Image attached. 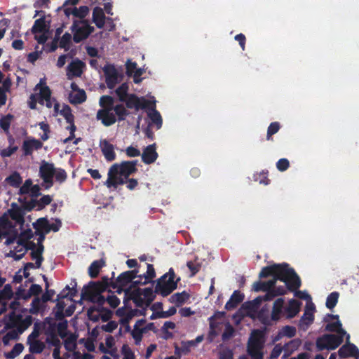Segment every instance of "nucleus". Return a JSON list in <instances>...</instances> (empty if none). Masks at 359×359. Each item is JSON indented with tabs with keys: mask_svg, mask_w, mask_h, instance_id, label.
I'll return each instance as SVG.
<instances>
[{
	"mask_svg": "<svg viewBox=\"0 0 359 359\" xmlns=\"http://www.w3.org/2000/svg\"><path fill=\"white\" fill-rule=\"evenodd\" d=\"M273 276L271 280H278L285 283L290 291H296L301 287V280L293 268H290L287 263L274 264L264 266L262 269L259 277L260 278Z\"/></svg>",
	"mask_w": 359,
	"mask_h": 359,
	"instance_id": "f257e3e1",
	"label": "nucleus"
},
{
	"mask_svg": "<svg viewBox=\"0 0 359 359\" xmlns=\"http://www.w3.org/2000/svg\"><path fill=\"white\" fill-rule=\"evenodd\" d=\"M137 160L122 161L121 163H114L108 171V178L105 185L108 188L116 189L118 185H123L130 175L137 171Z\"/></svg>",
	"mask_w": 359,
	"mask_h": 359,
	"instance_id": "f03ea898",
	"label": "nucleus"
},
{
	"mask_svg": "<svg viewBox=\"0 0 359 359\" xmlns=\"http://www.w3.org/2000/svg\"><path fill=\"white\" fill-rule=\"evenodd\" d=\"M108 283L109 278L107 276L102 277L100 281H90L83 287L81 294V299L97 303L98 306L102 307L107 302V298L101 294L110 287Z\"/></svg>",
	"mask_w": 359,
	"mask_h": 359,
	"instance_id": "7ed1b4c3",
	"label": "nucleus"
},
{
	"mask_svg": "<svg viewBox=\"0 0 359 359\" xmlns=\"http://www.w3.org/2000/svg\"><path fill=\"white\" fill-rule=\"evenodd\" d=\"M175 278V273L172 268H170L168 272L161 276L157 280L155 286V293L165 297L170 294L177 287L180 278Z\"/></svg>",
	"mask_w": 359,
	"mask_h": 359,
	"instance_id": "20e7f679",
	"label": "nucleus"
},
{
	"mask_svg": "<svg viewBox=\"0 0 359 359\" xmlns=\"http://www.w3.org/2000/svg\"><path fill=\"white\" fill-rule=\"evenodd\" d=\"M70 29L73 33V41L76 43L87 39L95 31L87 20H74Z\"/></svg>",
	"mask_w": 359,
	"mask_h": 359,
	"instance_id": "39448f33",
	"label": "nucleus"
},
{
	"mask_svg": "<svg viewBox=\"0 0 359 359\" xmlns=\"http://www.w3.org/2000/svg\"><path fill=\"white\" fill-rule=\"evenodd\" d=\"M344 337L342 335L325 334L317 339L316 347L319 351L336 349L342 344Z\"/></svg>",
	"mask_w": 359,
	"mask_h": 359,
	"instance_id": "423d86ee",
	"label": "nucleus"
},
{
	"mask_svg": "<svg viewBox=\"0 0 359 359\" xmlns=\"http://www.w3.org/2000/svg\"><path fill=\"white\" fill-rule=\"evenodd\" d=\"M55 168L53 163L42 161L39 167V177L43 180L41 185L49 189L53 185V177Z\"/></svg>",
	"mask_w": 359,
	"mask_h": 359,
	"instance_id": "0eeeda50",
	"label": "nucleus"
},
{
	"mask_svg": "<svg viewBox=\"0 0 359 359\" xmlns=\"http://www.w3.org/2000/svg\"><path fill=\"white\" fill-rule=\"evenodd\" d=\"M105 83L109 89H114L122 79L123 76L120 74L115 66L112 64H107L102 68Z\"/></svg>",
	"mask_w": 359,
	"mask_h": 359,
	"instance_id": "6e6552de",
	"label": "nucleus"
},
{
	"mask_svg": "<svg viewBox=\"0 0 359 359\" xmlns=\"http://www.w3.org/2000/svg\"><path fill=\"white\" fill-rule=\"evenodd\" d=\"M39 90V103L43 105L45 102L46 107L51 108L54 98L51 97V90L43 79H41L39 83L36 85L34 90Z\"/></svg>",
	"mask_w": 359,
	"mask_h": 359,
	"instance_id": "1a4fd4ad",
	"label": "nucleus"
},
{
	"mask_svg": "<svg viewBox=\"0 0 359 359\" xmlns=\"http://www.w3.org/2000/svg\"><path fill=\"white\" fill-rule=\"evenodd\" d=\"M123 102L126 103L127 108L135 109L136 111H138L140 109H144L154 107L151 102L144 97H139L135 94H130Z\"/></svg>",
	"mask_w": 359,
	"mask_h": 359,
	"instance_id": "9d476101",
	"label": "nucleus"
},
{
	"mask_svg": "<svg viewBox=\"0 0 359 359\" xmlns=\"http://www.w3.org/2000/svg\"><path fill=\"white\" fill-rule=\"evenodd\" d=\"M114 277V273L113 272L111 278H109L108 285L110 287L116 290L118 293H121L123 290V287L132 282L129 273H127L126 271L121 273L115 280H112Z\"/></svg>",
	"mask_w": 359,
	"mask_h": 359,
	"instance_id": "9b49d317",
	"label": "nucleus"
},
{
	"mask_svg": "<svg viewBox=\"0 0 359 359\" xmlns=\"http://www.w3.org/2000/svg\"><path fill=\"white\" fill-rule=\"evenodd\" d=\"M43 147V143L34 137H29L22 142V150L25 156H32L34 150H39Z\"/></svg>",
	"mask_w": 359,
	"mask_h": 359,
	"instance_id": "f8f14e48",
	"label": "nucleus"
},
{
	"mask_svg": "<svg viewBox=\"0 0 359 359\" xmlns=\"http://www.w3.org/2000/svg\"><path fill=\"white\" fill-rule=\"evenodd\" d=\"M96 118L97 120L101 121L104 126H110L114 124L117 119L115 114L110 109H101L97 112Z\"/></svg>",
	"mask_w": 359,
	"mask_h": 359,
	"instance_id": "ddd939ff",
	"label": "nucleus"
},
{
	"mask_svg": "<svg viewBox=\"0 0 359 359\" xmlns=\"http://www.w3.org/2000/svg\"><path fill=\"white\" fill-rule=\"evenodd\" d=\"M158 157L156 151V144L154 143L146 147L142 154V161L147 165L154 163Z\"/></svg>",
	"mask_w": 359,
	"mask_h": 359,
	"instance_id": "4468645a",
	"label": "nucleus"
},
{
	"mask_svg": "<svg viewBox=\"0 0 359 359\" xmlns=\"http://www.w3.org/2000/svg\"><path fill=\"white\" fill-rule=\"evenodd\" d=\"M338 354L341 358L355 357V359H359V350L358 347L355 344L349 342L343 345L339 349Z\"/></svg>",
	"mask_w": 359,
	"mask_h": 359,
	"instance_id": "2eb2a0df",
	"label": "nucleus"
},
{
	"mask_svg": "<svg viewBox=\"0 0 359 359\" xmlns=\"http://www.w3.org/2000/svg\"><path fill=\"white\" fill-rule=\"evenodd\" d=\"M89 8L87 6H81L79 8L76 7H66L64 8L65 15L69 18L71 15L75 18H79V20H84V18L89 13Z\"/></svg>",
	"mask_w": 359,
	"mask_h": 359,
	"instance_id": "dca6fc26",
	"label": "nucleus"
},
{
	"mask_svg": "<svg viewBox=\"0 0 359 359\" xmlns=\"http://www.w3.org/2000/svg\"><path fill=\"white\" fill-rule=\"evenodd\" d=\"M140 291L141 288H137L133 290L126 289L125 290V294L128 296L130 299L133 301L137 307L142 308V309L145 308L147 309L146 300L142 297Z\"/></svg>",
	"mask_w": 359,
	"mask_h": 359,
	"instance_id": "f3484780",
	"label": "nucleus"
},
{
	"mask_svg": "<svg viewBox=\"0 0 359 359\" xmlns=\"http://www.w3.org/2000/svg\"><path fill=\"white\" fill-rule=\"evenodd\" d=\"M85 66V63L79 59L71 62L67 67L68 78L70 79L72 76H81L83 74V69Z\"/></svg>",
	"mask_w": 359,
	"mask_h": 359,
	"instance_id": "a211bd4d",
	"label": "nucleus"
},
{
	"mask_svg": "<svg viewBox=\"0 0 359 359\" xmlns=\"http://www.w3.org/2000/svg\"><path fill=\"white\" fill-rule=\"evenodd\" d=\"M13 296L12 287L10 284H6L4 288L0 290V315L6 311V301L11 299Z\"/></svg>",
	"mask_w": 359,
	"mask_h": 359,
	"instance_id": "6ab92c4d",
	"label": "nucleus"
},
{
	"mask_svg": "<svg viewBox=\"0 0 359 359\" xmlns=\"http://www.w3.org/2000/svg\"><path fill=\"white\" fill-rule=\"evenodd\" d=\"M101 151L107 161H113L116 158L114 145L107 140H102L100 142Z\"/></svg>",
	"mask_w": 359,
	"mask_h": 359,
	"instance_id": "aec40b11",
	"label": "nucleus"
},
{
	"mask_svg": "<svg viewBox=\"0 0 359 359\" xmlns=\"http://www.w3.org/2000/svg\"><path fill=\"white\" fill-rule=\"evenodd\" d=\"M244 294L238 290H235L229 300L225 304V309L228 311L234 309L244 299Z\"/></svg>",
	"mask_w": 359,
	"mask_h": 359,
	"instance_id": "412c9836",
	"label": "nucleus"
},
{
	"mask_svg": "<svg viewBox=\"0 0 359 359\" xmlns=\"http://www.w3.org/2000/svg\"><path fill=\"white\" fill-rule=\"evenodd\" d=\"M106 17L104 13L100 7H95L93 11V22L97 28H103L105 23Z\"/></svg>",
	"mask_w": 359,
	"mask_h": 359,
	"instance_id": "4be33fe9",
	"label": "nucleus"
},
{
	"mask_svg": "<svg viewBox=\"0 0 359 359\" xmlns=\"http://www.w3.org/2000/svg\"><path fill=\"white\" fill-rule=\"evenodd\" d=\"M301 302L296 299L289 301L288 306L285 308L287 318H292L297 315L300 311Z\"/></svg>",
	"mask_w": 359,
	"mask_h": 359,
	"instance_id": "5701e85b",
	"label": "nucleus"
},
{
	"mask_svg": "<svg viewBox=\"0 0 359 359\" xmlns=\"http://www.w3.org/2000/svg\"><path fill=\"white\" fill-rule=\"evenodd\" d=\"M284 306V299L283 298L277 299L274 303L271 311V320L277 321L280 318Z\"/></svg>",
	"mask_w": 359,
	"mask_h": 359,
	"instance_id": "b1692460",
	"label": "nucleus"
},
{
	"mask_svg": "<svg viewBox=\"0 0 359 359\" xmlns=\"http://www.w3.org/2000/svg\"><path fill=\"white\" fill-rule=\"evenodd\" d=\"M263 334L259 330H253L249 339L248 347H263V341L262 340Z\"/></svg>",
	"mask_w": 359,
	"mask_h": 359,
	"instance_id": "393cba45",
	"label": "nucleus"
},
{
	"mask_svg": "<svg viewBox=\"0 0 359 359\" xmlns=\"http://www.w3.org/2000/svg\"><path fill=\"white\" fill-rule=\"evenodd\" d=\"M105 262L104 259H98L93 261L88 268L89 276L92 278L97 277L101 269L104 266Z\"/></svg>",
	"mask_w": 359,
	"mask_h": 359,
	"instance_id": "a878e982",
	"label": "nucleus"
},
{
	"mask_svg": "<svg viewBox=\"0 0 359 359\" xmlns=\"http://www.w3.org/2000/svg\"><path fill=\"white\" fill-rule=\"evenodd\" d=\"M276 282H275V280H269L268 281H264V282L258 280L253 283L252 289L255 292H259V291L266 292V291L269 290V289L274 287V286L276 285Z\"/></svg>",
	"mask_w": 359,
	"mask_h": 359,
	"instance_id": "bb28decb",
	"label": "nucleus"
},
{
	"mask_svg": "<svg viewBox=\"0 0 359 359\" xmlns=\"http://www.w3.org/2000/svg\"><path fill=\"white\" fill-rule=\"evenodd\" d=\"M190 297V295L186 291H183L182 292H177L172 294L169 301L171 303L175 304L177 306H180L185 302H187Z\"/></svg>",
	"mask_w": 359,
	"mask_h": 359,
	"instance_id": "cd10ccee",
	"label": "nucleus"
},
{
	"mask_svg": "<svg viewBox=\"0 0 359 359\" xmlns=\"http://www.w3.org/2000/svg\"><path fill=\"white\" fill-rule=\"evenodd\" d=\"M325 330L331 332H337L338 335L345 336L346 334V332L342 328V324L340 320L327 323L325 325Z\"/></svg>",
	"mask_w": 359,
	"mask_h": 359,
	"instance_id": "c85d7f7f",
	"label": "nucleus"
},
{
	"mask_svg": "<svg viewBox=\"0 0 359 359\" xmlns=\"http://www.w3.org/2000/svg\"><path fill=\"white\" fill-rule=\"evenodd\" d=\"M33 226L36 230L35 233H46V231L48 229V220L46 217H41L38 219L36 222L33 224Z\"/></svg>",
	"mask_w": 359,
	"mask_h": 359,
	"instance_id": "c756f323",
	"label": "nucleus"
},
{
	"mask_svg": "<svg viewBox=\"0 0 359 359\" xmlns=\"http://www.w3.org/2000/svg\"><path fill=\"white\" fill-rule=\"evenodd\" d=\"M152 106H154L153 108H148L149 109L152 110L151 112L149 113V116L150 119L151 120V122L156 125V129H160L163 124V120L161 118V116L160 113L155 109V104L154 102H151Z\"/></svg>",
	"mask_w": 359,
	"mask_h": 359,
	"instance_id": "7c9ffc66",
	"label": "nucleus"
},
{
	"mask_svg": "<svg viewBox=\"0 0 359 359\" xmlns=\"http://www.w3.org/2000/svg\"><path fill=\"white\" fill-rule=\"evenodd\" d=\"M17 320L19 321V325L17 329L20 331V333H22L26 329H27L33 323V318L32 316H27L25 318H22L20 315L17 316Z\"/></svg>",
	"mask_w": 359,
	"mask_h": 359,
	"instance_id": "2f4dec72",
	"label": "nucleus"
},
{
	"mask_svg": "<svg viewBox=\"0 0 359 359\" xmlns=\"http://www.w3.org/2000/svg\"><path fill=\"white\" fill-rule=\"evenodd\" d=\"M112 111H114V114L117 116L116 119L118 121L126 120V117L130 114V112L122 104L115 105Z\"/></svg>",
	"mask_w": 359,
	"mask_h": 359,
	"instance_id": "473e14b6",
	"label": "nucleus"
},
{
	"mask_svg": "<svg viewBox=\"0 0 359 359\" xmlns=\"http://www.w3.org/2000/svg\"><path fill=\"white\" fill-rule=\"evenodd\" d=\"M5 181L11 187L17 188L20 186L22 182V178L20 173L17 171L13 172L8 177H7Z\"/></svg>",
	"mask_w": 359,
	"mask_h": 359,
	"instance_id": "72a5a7b5",
	"label": "nucleus"
},
{
	"mask_svg": "<svg viewBox=\"0 0 359 359\" xmlns=\"http://www.w3.org/2000/svg\"><path fill=\"white\" fill-rule=\"evenodd\" d=\"M140 293L142 296H144V298L146 300V307H148L156 297L154 294L155 291L154 292L151 287H147L141 289Z\"/></svg>",
	"mask_w": 359,
	"mask_h": 359,
	"instance_id": "f704fd0d",
	"label": "nucleus"
},
{
	"mask_svg": "<svg viewBox=\"0 0 359 359\" xmlns=\"http://www.w3.org/2000/svg\"><path fill=\"white\" fill-rule=\"evenodd\" d=\"M46 25L44 17H41L35 20L34 25L32 28V32L34 34L42 33L46 31Z\"/></svg>",
	"mask_w": 359,
	"mask_h": 359,
	"instance_id": "c9c22d12",
	"label": "nucleus"
},
{
	"mask_svg": "<svg viewBox=\"0 0 359 359\" xmlns=\"http://www.w3.org/2000/svg\"><path fill=\"white\" fill-rule=\"evenodd\" d=\"M48 337L46 338V342L48 344L52 345L54 347H60L61 342L59 338L57 337L55 330L52 329L51 330H48Z\"/></svg>",
	"mask_w": 359,
	"mask_h": 359,
	"instance_id": "e433bc0d",
	"label": "nucleus"
},
{
	"mask_svg": "<svg viewBox=\"0 0 359 359\" xmlns=\"http://www.w3.org/2000/svg\"><path fill=\"white\" fill-rule=\"evenodd\" d=\"M129 90V86L127 83H123L116 90V94L117 95L118 100L121 102H123L126 100V98L130 95L128 93Z\"/></svg>",
	"mask_w": 359,
	"mask_h": 359,
	"instance_id": "4c0bfd02",
	"label": "nucleus"
},
{
	"mask_svg": "<svg viewBox=\"0 0 359 359\" xmlns=\"http://www.w3.org/2000/svg\"><path fill=\"white\" fill-rule=\"evenodd\" d=\"M13 119V116L11 114L2 116L0 119V127L6 134L9 133V129Z\"/></svg>",
	"mask_w": 359,
	"mask_h": 359,
	"instance_id": "58836bf2",
	"label": "nucleus"
},
{
	"mask_svg": "<svg viewBox=\"0 0 359 359\" xmlns=\"http://www.w3.org/2000/svg\"><path fill=\"white\" fill-rule=\"evenodd\" d=\"M28 343L29 344V351L32 353H41L45 348V344L39 340H34Z\"/></svg>",
	"mask_w": 359,
	"mask_h": 359,
	"instance_id": "ea45409f",
	"label": "nucleus"
},
{
	"mask_svg": "<svg viewBox=\"0 0 359 359\" xmlns=\"http://www.w3.org/2000/svg\"><path fill=\"white\" fill-rule=\"evenodd\" d=\"M114 100L110 95H102L100 99V105L102 109H110L113 110Z\"/></svg>",
	"mask_w": 359,
	"mask_h": 359,
	"instance_id": "a19ab883",
	"label": "nucleus"
},
{
	"mask_svg": "<svg viewBox=\"0 0 359 359\" xmlns=\"http://www.w3.org/2000/svg\"><path fill=\"white\" fill-rule=\"evenodd\" d=\"M339 297V294L338 292H331L327 297L326 299V306L327 309L332 310L335 307L338 302V299Z\"/></svg>",
	"mask_w": 359,
	"mask_h": 359,
	"instance_id": "79ce46f5",
	"label": "nucleus"
},
{
	"mask_svg": "<svg viewBox=\"0 0 359 359\" xmlns=\"http://www.w3.org/2000/svg\"><path fill=\"white\" fill-rule=\"evenodd\" d=\"M72 39H73V36L69 33H65L60 40L59 47L64 48L65 51H68L70 48Z\"/></svg>",
	"mask_w": 359,
	"mask_h": 359,
	"instance_id": "37998d69",
	"label": "nucleus"
},
{
	"mask_svg": "<svg viewBox=\"0 0 359 359\" xmlns=\"http://www.w3.org/2000/svg\"><path fill=\"white\" fill-rule=\"evenodd\" d=\"M20 334H21V333H20L18 329L10 330L3 337L2 342L4 345H8L11 340L18 339Z\"/></svg>",
	"mask_w": 359,
	"mask_h": 359,
	"instance_id": "c03bdc74",
	"label": "nucleus"
},
{
	"mask_svg": "<svg viewBox=\"0 0 359 359\" xmlns=\"http://www.w3.org/2000/svg\"><path fill=\"white\" fill-rule=\"evenodd\" d=\"M60 114L62 115L67 123L74 122V116L72 112L71 107L67 104H64L62 109L60 111Z\"/></svg>",
	"mask_w": 359,
	"mask_h": 359,
	"instance_id": "a18cd8bd",
	"label": "nucleus"
},
{
	"mask_svg": "<svg viewBox=\"0 0 359 359\" xmlns=\"http://www.w3.org/2000/svg\"><path fill=\"white\" fill-rule=\"evenodd\" d=\"M57 302L55 306L57 311L55 312V318L57 320H63L65 318L64 309L65 308V302L61 299L56 300Z\"/></svg>",
	"mask_w": 359,
	"mask_h": 359,
	"instance_id": "49530a36",
	"label": "nucleus"
},
{
	"mask_svg": "<svg viewBox=\"0 0 359 359\" xmlns=\"http://www.w3.org/2000/svg\"><path fill=\"white\" fill-rule=\"evenodd\" d=\"M147 269L145 273L143 274L144 281L143 284H147L152 281L153 278L156 277V272L153 264H147Z\"/></svg>",
	"mask_w": 359,
	"mask_h": 359,
	"instance_id": "de8ad7c7",
	"label": "nucleus"
},
{
	"mask_svg": "<svg viewBox=\"0 0 359 359\" xmlns=\"http://www.w3.org/2000/svg\"><path fill=\"white\" fill-rule=\"evenodd\" d=\"M24 349V346L22 344L18 343L15 344L12 350L6 353V357L7 359H13L18 356L20 353L22 352Z\"/></svg>",
	"mask_w": 359,
	"mask_h": 359,
	"instance_id": "09e8293b",
	"label": "nucleus"
},
{
	"mask_svg": "<svg viewBox=\"0 0 359 359\" xmlns=\"http://www.w3.org/2000/svg\"><path fill=\"white\" fill-rule=\"evenodd\" d=\"M86 100V94L83 90H79L76 94H74L70 100V102L73 104H81Z\"/></svg>",
	"mask_w": 359,
	"mask_h": 359,
	"instance_id": "8fccbe9b",
	"label": "nucleus"
},
{
	"mask_svg": "<svg viewBox=\"0 0 359 359\" xmlns=\"http://www.w3.org/2000/svg\"><path fill=\"white\" fill-rule=\"evenodd\" d=\"M100 309L95 306H90L87 311V316L89 320L93 322H97L100 320Z\"/></svg>",
	"mask_w": 359,
	"mask_h": 359,
	"instance_id": "3c124183",
	"label": "nucleus"
},
{
	"mask_svg": "<svg viewBox=\"0 0 359 359\" xmlns=\"http://www.w3.org/2000/svg\"><path fill=\"white\" fill-rule=\"evenodd\" d=\"M263 347H248V353L252 359H263Z\"/></svg>",
	"mask_w": 359,
	"mask_h": 359,
	"instance_id": "603ef678",
	"label": "nucleus"
},
{
	"mask_svg": "<svg viewBox=\"0 0 359 359\" xmlns=\"http://www.w3.org/2000/svg\"><path fill=\"white\" fill-rule=\"evenodd\" d=\"M307 309H310L311 312H309V311H306L302 317L301 320L304 321L306 324L310 325L313 323L314 320V316L313 311L315 310V306L313 304H311V307L309 308V306H306Z\"/></svg>",
	"mask_w": 359,
	"mask_h": 359,
	"instance_id": "864d4df0",
	"label": "nucleus"
},
{
	"mask_svg": "<svg viewBox=\"0 0 359 359\" xmlns=\"http://www.w3.org/2000/svg\"><path fill=\"white\" fill-rule=\"evenodd\" d=\"M11 218L18 224H23L25 222L23 213L20 210H10Z\"/></svg>",
	"mask_w": 359,
	"mask_h": 359,
	"instance_id": "5fc2aeb1",
	"label": "nucleus"
},
{
	"mask_svg": "<svg viewBox=\"0 0 359 359\" xmlns=\"http://www.w3.org/2000/svg\"><path fill=\"white\" fill-rule=\"evenodd\" d=\"M280 128V123L278 122H272L268 127L266 140H271V136L278 132Z\"/></svg>",
	"mask_w": 359,
	"mask_h": 359,
	"instance_id": "6e6d98bb",
	"label": "nucleus"
},
{
	"mask_svg": "<svg viewBox=\"0 0 359 359\" xmlns=\"http://www.w3.org/2000/svg\"><path fill=\"white\" fill-rule=\"evenodd\" d=\"M36 245L34 242L27 241V244L24 247V248H25L24 252H22L21 254H19V255L15 254V255H13V257L15 260H20L25 256V255L27 250H30L32 251V250H36Z\"/></svg>",
	"mask_w": 359,
	"mask_h": 359,
	"instance_id": "4d7b16f0",
	"label": "nucleus"
},
{
	"mask_svg": "<svg viewBox=\"0 0 359 359\" xmlns=\"http://www.w3.org/2000/svg\"><path fill=\"white\" fill-rule=\"evenodd\" d=\"M145 332V329L135 327L133 330L131 332V335L133 338L135 339V344L138 345L142 341L143 334Z\"/></svg>",
	"mask_w": 359,
	"mask_h": 359,
	"instance_id": "13d9d810",
	"label": "nucleus"
},
{
	"mask_svg": "<svg viewBox=\"0 0 359 359\" xmlns=\"http://www.w3.org/2000/svg\"><path fill=\"white\" fill-rule=\"evenodd\" d=\"M234 332H235V329L233 328V327L231 324L228 323L225 326L224 331L222 334V339L224 341H226L230 339L233 336Z\"/></svg>",
	"mask_w": 359,
	"mask_h": 359,
	"instance_id": "bf43d9fd",
	"label": "nucleus"
},
{
	"mask_svg": "<svg viewBox=\"0 0 359 359\" xmlns=\"http://www.w3.org/2000/svg\"><path fill=\"white\" fill-rule=\"evenodd\" d=\"M61 322H59L57 325V329L58 334L62 337L64 338L67 335V330L68 327V323L67 320H61Z\"/></svg>",
	"mask_w": 359,
	"mask_h": 359,
	"instance_id": "052dcab7",
	"label": "nucleus"
},
{
	"mask_svg": "<svg viewBox=\"0 0 359 359\" xmlns=\"http://www.w3.org/2000/svg\"><path fill=\"white\" fill-rule=\"evenodd\" d=\"M53 198L50 195H44L39 200H38V208L37 210H41L46 205L50 204Z\"/></svg>",
	"mask_w": 359,
	"mask_h": 359,
	"instance_id": "680f3d73",
	"label": "nucleus"
},
{
	"mask_svg": "<svg viewBox=\"0 0 359 359\" xmlns=\"http://www.w3.org/2000/svg\"><path fill=\"white\" fill-rule=\"evenodd\" d=\"M297 332L296 328L293 326L286 325L283 327L280 332V334L286 336L289 338H292L295 336Z\"/></svg>",
	"mask_w": 359,
	"mask_h": 359,
	"instance_id": "e2e57ef3",
	"label": "nucleus"
},
{
	"mask_svg": "<svg viewBox=\"0 0 359 359\" xmlns=\"http://www.w3.org/2000/svg\"><path fill=\"white\" fill-rule=\"evenodd\" d=\"M41 299H40L39 297H35L32 303H31V308L29 309V311L32 314H37L40 309L41 307Z\"/></svg>",
	"mask_w": 359,
	"mask_h": 359,
	"instance_id": "0e129e2a",
	"label": "nucleus"
},
{
	"mask_svg": "<svg viewBox=\"0 0 359 359\" xmlns=\"http://www.w3.org/2000/svg\"><path fill=\"white\" fill-rule=\"evenodd\" d=\"M123 359H135V354L128 344H123L121 348Z\"/></svg>",
	"mask_w": 359,
	"mask_h": 359,
	"instance_id": "69168bd1",
	"label": "nucleus"
},
{
	"mask_svg": "<svg viewBox=\"0 0 359 359\" xmlns=\"http://www.w3.org/2000/svg\"><path fill=\"white\" fill-rule=\"evenodd\" d=\"M32 186V180L29 178L26 180L24 184L20 187L19 194L25 195L29 194Z\"/></svg>",
	"mask_w": 359,
	"mask_h": 359,
	"instance_id": "338daca9",
	"label": "nucleus"
},
{
	"mask_svg": "<svg viewBox=\"0 0 359 359\" xmlns=\"http://www.w3.org/2000/svg\"><path fill=\"white\" fill-rule=\"evenodd\" d=\"M100 313V319H101L103 322L109 321L112 317V312L104 307L99 308Z\"/></svg>",
	"mask_w": 359,
	"mask_h": 359,
	"instance_id": "774afa93",
	"label": "nucleus"
}]
</instances>
